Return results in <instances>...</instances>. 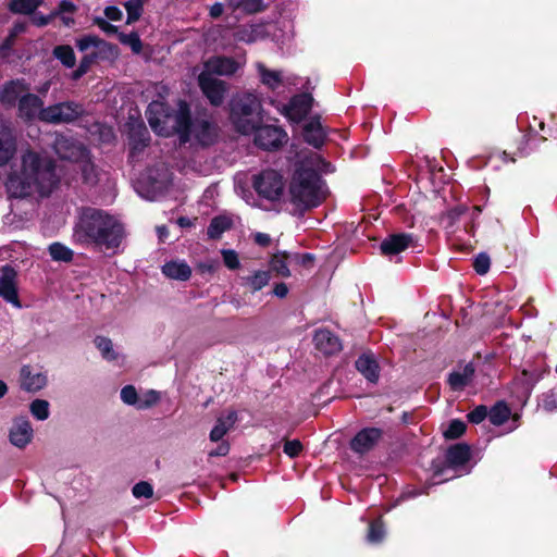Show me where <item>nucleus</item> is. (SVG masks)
<instances>
[{
  "instance_id": "338daca9",
  "label": "nucleus",
  "mask_w": 557,
  "mask_h": 557,
  "mask_svg": "<svg viewBox=\"0 0 557 557\" xmlns=\"http://www.w3.org/2000/svg\"><path fill=\"white\" fill-rule=\"evenodd\" d=\"M88 72V69H86L84 65H78V67L73 71L71 78L73 81H78L82 76H84Z\"/></svg>"
},
{
  "instance_id": "052dcab7",
  "label": "nucleus",
  "mask_w": 557,
  "mask_h": 557,
  "mask_svg": "<svg viewBox=\"0 0 557 557\" xmlns=\"http://www.w3.org/2000/svg\"><path fill=\"white\" fill-rule=\"evenodd\" d=\"M97 25L106 33L112 34L116 32V27L112 24H110L104 18H97Z\"/></svg>"
},
{
  "instance_id": "680f3d73",
  "label": "nucleus",
  "mask_w": 557,
  "mask_h": 557,
  "mask_svg": "<svg viewBox=\"0 0 557 557\" xmlns=\"http://www.w3.org/2000/svg\"><path fill=\"white\" fill-rule=\"evenodd\" d=\"M98 57V53L97 52H91V53H87L85 54L79 64L81 65H84L86 69L89 70L90 65L95 62V60L97 59Z\"/></svg>"
},
{
  "instance_id": "72a5a7b5",
  "label": "nucleus",
  "mask_w": 557,
  "mask_h": 557,
  "mask_svg": "<svg viewBox=\"0 0 557 557\" xmlns=\"http://www.w3.org/2000/svg\"><path fill=\"white\" fill-rule=\"evenodd\" d=\"M510 408L503 401L497 403L488 412V418L492 424L502 425L510 417Z\"/></svg>"
},
{
  "instance_id": "774afa93",
  "label": "nucleus",
  "mask_w": 557,
  "mask_h": 557,
  "mask_svg": "<svg viewBox=\"0 0 557 557\" xmlns=\"http://www.w3.org/2000/svg\"><path fill=\"white\" fill-rule=\"evenodd\" d=\"M88 72V69H86L84 65H78V67L73 71L71 78L73 81H78L82 76H84Z\"/></svg>"
},
{
  "instance_id": "423d86ee",
  "label": "nucleus",
  "mask_w": 557,
  "mask_h": 557,
  "mask_svg": "<svg viewBox=\"0 0 557 557\" xmlns=\"http://www.w3.org/2000/svg\"><path fill=\"white\" fill-rule=\"evenodd\" d=\"M170 173L165 168L149 169L137 180L135 188L147 200H158L168 189Z\"/></svg>"
},
{
  "instance_id": "4c0bfd02",
  "label": "nucleus",
  "mask_w": 557,
  "mask_h": 557,
  "mask_svg": "<svg viewBox=\"0 0 557 557\" xmlns=\"http://www.w3.org/2000/svg\"><path fill=\"white\" fill-rule=\"evenodd\" d=\"M95 346L99 349L101 356L108 360L113 361L117 359V354L113 349V343L110 338L104 336H97L94 341Z\"/></svg>"
},
{
  "instance_id": "8fccbe9b",
  "label": "nucleus",
  "mask_w": 557,
  "mask_h": 557,
  "mask_svg": "<svg viewBox=\"0 0 557 557\" xmlns=\"http://www.w3.org/2000/svg\"><path fill=\"white\" fill-rule=\"evenodd\" d=\"M132 492L136 498H150L153 495L152 485L145 481L135 484Z\"/></svg>"
},
{
  "instance_id": "f257e3e1",
  "label": "nucleus",
  "mask_w": 557,
  "mask_h": 557,
  "mask_svg": "<svg viewBox=\"0 0 557 557\" xmlns=\"http://www.w3.org/2000/svg\"><path fill=\"white\" fill-rule=\"evenodd\" d=\"M147 120L150 127L160 136L180 135L182 143L194 141L201 146L214 143L216 126L206 116L190 120L189 107L180 101L176 110H171L163 101H152L147 109Z\"/></svg>"
},
{
  "instance_id": "49530a36",
  "label": "nucleus",
  "mask_w": 557,
  "mask_h": 557,
  "mask_svg": "<svg viewBox=\"0 0 557 557\" xmlns=\"http://www.w3.org/2000/svg\"><path fill=\"white\" fill-rule=\"evenodd\" d=\"M120 41L128 46L134 53L138 54L141 51V40L136 33L120 34Z\"/></svg>"
},
{
  "instance_id": "0eeeda50",
  "label": "nucleus",
  "mask_w": 557,
  "mask_h": 557,
  "mask_svg": "<svg viewBox=\"0 0 557 557\" xmlns=\"http://www.w3.org/2000/svg\"><path fill=\"white\" fill-rule=\"evenodd\" d=\"M252 186L260 197L269 201H277L284 194L285 182L278 171L265 169L253 175Z\"/></svg>"
},
{
  "instance_id": "c756f323",
  "label": "nucleus",
  "mask_w": 557,
  "mask_h": 557,
  "mask_svg": "<svg viewBox=\"0 0 557 557\" xmlns=\"http://www.w3.org/2000/svg\"><path fill=\"white\" fill-rule=\"evenodd\" d=\"M16 150V141L12 132L5 128L0 134V166L7 164Z\"/></svg>"
},
{
  "instance_id": "3c124183",
  "label": "nucleus",
  "mask_w": 557,
  "mask_h": 557,
  "mask_svg": "<svg viewBox=\"0 0 557 557\" xmlns=\"http://www.w3.org/2000/svg\"><path fill=\"white\" fill-rule=\"evenodd\" d=\"M491 261L486 253H480L475 257L473 267L478 274L484 275L490 270Z\"/></svg>"
},
{
  "instance_id": "4468645a",
  "label": "nucleus",
  "mask_w": 557,
  "mask_h": 557,
  "mask_svg": "<svg viewBox=\"0 0 557 557\" xmlns=\"http://www.w3.org/2000/svg\"><path fill=\"white\" fill-rule=\"evenodd\" d=\"M0 297L13 307H22L16 286V272L11 267H3L0 275Z\"/></svg>"
},
{
  "instance_id": "20e7f679",
  "label": "nucleus",
  "mask_w": 557,
  "mask_h": 557,
  "mask_svg": "<svg viewBox=\"0 0 557 557\" xmlns=\"http://www.w3.org/2000/svg\"><path fill=\"white\" fill-rule=\"evenodd\" d=\"M73 238L79 244H95L115 251L125 238V228L117 218L106 211L86 208L74 226Z\"/></svg>"
},
{
  "instance_id": "09e8293b",
  "label": "nucleus",
  "mask_w": 557,
  "mask_h": 557,
  "mask_svg": "<svg viewBox=\"0 0 557 557\" xmlns=\"http://www.w3.org/2000/svg\"><path fill=\"white\" fill-rule=\"evenodd\" d=\"M141 1L140 0H129L125 3V9L127 11V23H132L141 14Z\"/></svg>"
},
{
  "instance_id": "9b49d317",
  "label": "nucleus",
  "mask_w": 557,
  "mask_h": 557,
  "mask_svg": "<svg viewBox=\"0 0 557 557\" xmlns=\"http://www.w3.org/2000/svg\"><path fill=\"white\" fill-rule=\"evenodd\" d=\"M198 84L212 106H220L225 97L226 85L223 81L201 72L198 76Z\"/></svg>"
},
{
  "instance_id": "c85d7f7f",
  "label": "nucleus",
  "mask_w": 557,
  "mask_h": 557,
  "mask_svg": "<svg viewBox=\"0 0 557 557\" xmlns=\"http://www.w3.org/2000/svg\"><path fill=\"white\" fill-rule=\"evenodd\" d=\"M473 374L474 368L471 363H468L462 369L449 374L448 384L451 389L461 391L472 381Z\"/></svg>"
},
{
  "instance_id": "b1692460",
  "label": "nucleus",
  "mask_w": 557,
  "mask_h": 557,
  "mask_svg": "<svg viewBox=\"0 0 557 557\" xmlns=\"http://www.w3.org/2000/svg\"><path fill=\"white\" fill-rule=\"evenodd\" d=\"M325 137V131L322 127L319 119H311L305 124L304 138L309 145L313 146L314 148H320L324 144Z\"/></svg>"
},
{
  "instance_id": "5fc2aeb1",
  "label": "nucleus",
  "mask_w": 557,
  "mask_h": 557,
  "mask_svg": "<svg viewBox=\"0 0 557 557\" xmlns=\"http://www.w3.org/2000/svg\"><path fill=\"white\" fill-rule=\"evenodd\" d=\"M487 416V408L485 406H478L468 414V419L472 423L482 422Z\"/></svg>"
},
{
  "instance_id": "69168bd1",
  "label": "nucleus",
  "mask_w": 557,
  "mask_h": 557,
  "mask_svg": "<svg viewBox=\"0 0 557 557\" xmlns=\"http://www.w3.org/2000/svg\"><path fill=\"white\" fill-rule=\"evenodd\" d=\"M88 72V69H86L84 65H78V67L73 71L71 78L73 81H78L82 76H84Z\"/></svg>"
},
{
  "instance_id": "603ef678",
  "label": "nucleus",
  "mask_w": 557,
  "mask_h": 557,
  "mask_svg": "<svg viewBox=\"0 0 557 557\" xmlns=\"http://www.w3.org/2000/svg\"><path fill=\"white\" fill-rule=\"evenodd\" d=\"M138 140L135 139L134 137L132 138V152H131V157L134 158L135 157V153L137 151H140L144 147H146L148 145V136H147V131L146 128H141L138 133Z\"/></svg>"
},
{
  "instance_id": "79ce46f5",
  "label": "nucleus",
  "mask_w": 557,
  "mask_h": 557,
  "mask_svg": "<svg viewBox=\"0 0 557 557\" xmlns=\"http://www.w3.org/2000/svg\"><path fill=\"white\" fill-rule=\"evenodd\" d=\"M539 406L546 412H553L557 410V392L548 391L541 397Z\"/></svg>"
},
{
  "instance_id": "13d9d810",
  "label": "nucleus",
  "mask_w": 557,
  "mask_h": 557,
  "mask_svg": "<svg viewBox=\"0 0 557 557\" xmlns=\"http://www.w3.org/2000/svg\"><path fill=\"white\" fill-rule=\"evenodd\" d=\"M272 293L274 296H276L278 298H284L288 294V287L285 283H277V284H275Z\"/></svg>"
},
{
  "instance_id": "39448f33",
  "label": "nucleus",
  "mask_w": 557,
  "mask_h": 557,
  "mask_svg": "<svg viewBox=\"0 0 557 557\" xmlns=\"http://www.w3.org/2000/svg\"><path fill=\"white\" fill-rule=\"evenodd\" d=\"M261 110L260 99L252 92H245L232 99L230 117L235 128L247 135L261 122Z\"/></svg>"
},
{
  "instance_id": "4be33fe9",
  "label": "nucleus",
  "mask_w": 557,
  "mask_h": 557,
  "mask_svg": "<svg viewBox=\"0 0 557 557\" xmlns=\"http://www.w3.org/2000/svg\"><path fill=\"white\" fill-rule=\"evenodd\" d=\"M413 243V236L411 234H393L385 238L381 243V251L385 256L398 255Z\"/></svg>"
},
{
  "instance_id": "5701e85b",
  "label": "nucleus",
  "mask_w": 557,
  "mask_h": 557,
  "mask_svg": "<svg viewBox=\"0 0 557 557\" xmlns=\"http://www.w3.org/2000/svg\"><path fill=\"white\" fill-rule=\"evenodd\" d=\"M313 342L317 349L325 355H333L342 349V344L338 337L325 329H321L315 332Z\"/></svg>"
},
{
  "instance_id": "de8ad7c7",
  "label": "nucleus",
  "mask_w": 557,
  "mask_h": 557,
  "mask_svg": "<svg viewBox=\"0 0 557 557\" xmlns=\"http://www.w3.org/2000/svg\"><path fill=\"white\" fill-rule=\"evenodd\" d=\"M138 394L133 385H126L121 389V399L124 404L137 407Z\"/></svg>"
},
{
  "instance_id": "a211bd4d",
  "label": "nucleus",
  "mask_w": 557,
  "mask_h": 557,
  "mask_svg": "<svg viewBox=\"0 0 557 557\" xmlns=\"http://www.w3.org/2000/svg\"><path fill=\"white\" fill-rule=\"evenodd\" d=\"M30 90V86L24 79H13L5 83L0 91V102L5 107H13Z\"/></svg>"
},
{
  "instance_id": "a19ab883",
  "label": "nucleus",
  "mask_w": 557,
  "mask_h": 557,
  "mask_svg": "<svg viewBox=\"0 0 557 557\" xmlns=\"http://www.w3.org/2000/svg\"><path fill=\"white\" fill-rule=\"evenodd\" d=\"M160 399V395L154 389H149L138 397L137 409L145 410L156 405Z\"/></svg>"
},
{
  "instance_id": "f704fd0d",
  "label": "nucleus",
  "mask_w": 557,
  "mask_h": 557,
  "mask_svg": "<svg viewBox=\"0 0 557 557\" xmlns=\"http://www.w3.org/2000/svg\"><path fill=\"white\" fill-rule=\"evenodd\" d=\"M53 55L58 59L65 67H73L76 63V57L71 46L60 45L54 47Z\"/></svg>"
},
{
  "instance_id": "bf43d9fd",
  "label": "nucleus",
  "mask_w": 557,
  "mask_h": 557,
  "mask_svg": "<svg viewBox=\"0 0 557 557\" xmlns=\"http://www.w3.org/2000/svg\"><path fill=\"white\" fill-rule=\"evenodd\" d=\"M75 11V4L72 1L69 0H62L59 5V13L65 14V13H73Z\"/></svg>"
},
{
  "instance_id": "58836bf2",
  "label": "nucleus",
  "mask_w": 557,
  "mask_h": 557,
  "mask_svg": "<svg viewBox=\"0 0 557 557\" xmlns=\"http://www.w3.org/2000/svg\"><path fill=\"white\" fill-rule=\"evenodd\" d=\"M49 403L45 399H35L29 405V410L32 416L39 420L45 421L49 418L50 410H49Z\"/></svg>"
},
{
  "instance_id": "9d476101",
  "label": "nucleus",
  "mask_w": 557,
  "mask_h": 557,
  "mask_svg": "<svg viewBox=\"0 0 557 557\" xmlns=\"http://www.w3.org/2000/svg\"><path fill=\"white\" fill-rule=\"evenodd\" d=\"M245 65V59H234L232 57L215 55L209 58L203 65L202 72L209 75L231 76Z\"/></svg>"
},
{
  "instance_id": "412c9836",
  "label": "nucleus",
  "mask_w": 557,
  "mask_h": 557,
  "mask_svg": "<svg viewBox=\"0 0 557 557\" xmlns=\"http://www.w3.org/2000/svg\"><path fill=\"white\" fill-rule=\"evenodd\" d=\"M21 387L27 392H38L47 385L44 372L35 371L30 366H23L20 371Z\"/></svg>"
},
{
  "instance_id": "f8f14e48",
  "label": "nucleus",
  "mask_w": 557,
  "mask_h": 557,
  "mask_svg": "<svg viewBox=\"0 0 557 557\" xmlns=\"http://www.w3.org/2000/svg\"><path fill=\"white\" fill-rule=\"evenodd\" d=\"M42 111H45L44 100L39 96L32 94L30 90L17 103V115L26 122L41 121Z\"/></svg>"
},
{
  "instance_id": "f3484780",
  "label": "nucleus",
  "mask_w": 557,
  "mask_h": 557,
  "mask_svg": "<svg viewBox=\"0 0 557 557\" xmlns=\"http://www.w3.org/2000/svg\"><path fill=\"white\" fill-rule=\"evenodd\" d=\"M34 430L28 419L15 418L9 433L11 444L17 448H24L32 442Z\"/></svg>"
},
{
  "instance_id": "ea45409f",
  "label": "nucleus",
  "mask_w": 557,
  "mask_h": 557,
  "mask_svg": "<svg viewBox=\"0 0 557 557\" xmlns=\"http://www.w3.org/2000/svg\"><path fill=\"white\" fill-rule=\"evenodd\" d=\"M41 3V0H12L10 8L13 12L29 14Z\"/></svg>"
},
{
  "instance_id": "bb28decb",
  "label": "nucleus",
  "mask_w": 557,
  "mask_h": 557,
  "mask_svg": "<svg viewBox=\"0 0 557 557\" xmlns=\"http://www.w3.org/2000/svg\"><path fill=\"white\" fill-rule=\"evenodd\" d=\"M470 459V448L466 444H456L448 448L446 462L448 468L457 470L463 467Z\"/></svg>"
},
{
  "instance_id": "2f4dec72",
  "label": "nucleus",
  "mask_w": 557,
  "mask_h": 557,
  "mask_svg": "<svg viewBox=\"0 0 557 557\" xmlns=\"http://www.w3.org/2000/svg\"><path fill=\"white\" fill-rule=\"evenodd\" d=\"M357 370L370 382L375 383L379 379V366L370 355H362L356 361Z\"/></svg>"
},
{
  "instance_id": "cd10ccee",
  "label": "nucleus",
  "mask_w": 557,
  "mask_h": 557,
  "mask_svg": "<svg viewBox=\"0 0 557 557\" xmlns=\"http://www.w3.org/2000/svg\"><path fill=\"white\" fill-rule=\"evenodd\" d=\"M298 259L297 255L287 252H277L273 255L270 261L271 270L282 277H289V264Z\"/></svg>"
},
{
  "instance_id": "864d4df0",
  "label": "nucleus",
  "mask_w": 557,
  "mask_h": 557,
  "mask_svg": "<svg viewBox=\"0 0 557 557\" xmlns=\"http://www.w3.org/2000/svg\"><path fill=\"white\" fill-rule=\"evenodd\" d=\"M301 450H302V445L297 440L287 441L284 444V453L292 458L297 457Z\"/></svg>"
},
{
  "instance_id": "ddd939ff",
  "label": "nucleus",
  "mask_w": 557,
  "mask_h": 557,
  "mask_svg": "<svg viewBox=\"0 0 557 557\" xmlns=\"http://www.w3.org/2000/svg\"><path fill=\"white\" fill-rule=\"evenodd\" d=\"M53 148L61 159L69 160L71 163H77L89 154L81 144L64 136H58L55 138Z\"/></svg>"
},
{
  "instance_id": "a18cd8bd",
  "label": "nucleus",
  "mask_w": 557,
  "mask_h": 557,
  "mask_svg": "<svg viewBox=\"0 0 557 557\" xmlns=\"http://www.w3.org/2000/svg\"><path fill=\"white\" fill-rule=\"evenodd\" d=\"M221 255L224 265L230 270H237L240 267L238 253L233 249H222Z\"/></svg>"
},
{
  "instance_id": "7ed1b4c3",
  "label": "nucleus",
  "mask_w": 557,
  "mask_h": 557,
  "mask_svg": "<svg viewBox=\"0 0 557 557\" xmlns=\"http://www.w3.org/2000/svg\"><path fill=\"white\" fill-rule=\"evenodd\" d=\"M330 163L318 152L302 151L294 164L288 186L289 200L299 211L320 206L327 195V188L320 172H329Z\"/></svg>"
},
{
  "instance_id": "2eb2a0df",
  "label": "nucleus",
  "mask_w": 557,
  "mask_h": 557,
  "mask_svg": "<svg viewBox=\"0 0 557 557\" xmlns=\"http://www.w3.org/2000/svg\"><path fill=\"white\" fill-rule=\"evenodd\" d=\"M69 171H79L82 181L88 187H95L100 182L108 180V174L98 170L90 161L89 154L77 163H70Z\"/></svg>"
},
{
  "instance_id": "0e129e2a",
  "label": "nucleus",
  "mask_w": 557,
  "mask_h": 557,
  "mask_svg": "<svg viewBox=\"0 0 557 557\" xmlns=\"http://www.w3.org/2000/svg\"><path fill=\"white\" fill-rule=\"evenodd\" d=\"M224 7L222 3L216 2L210 8V15L214 18L222 15Z\"/></svg>"
},
{
  "instance_id": "7c9ffc66",
  "label": "nucleus",
  "mask_w": 557,
  "mask_h": 557,
  "mask_svg": "<svg viewBox=\"0 0 557 557\" xmlns=\"http://www.w3.org/2000/svg\"><path fill=\"white\" fill-rule=\"evenodd\" d=\"M162 273L169 278L186 281L191 275V269L185 261H169L162 267Z\"/></svg>"
},
{
  "instance_id": "6e6552de",
  "label": "nucleus",
  "mask_w": 557,
  "mask_h": 557,
  "mask_svg": "<svg viewBox=\"0 0 557 557\" xmlns=\"http://www.w3.org/2000/svg\"><path fill=\"white\" fill-rule=\"evenodd\" d=\"M84 112L83 106L74 101H64L45 107L41 122L48 124H64L75 121Z\"/></svg>"
},
{
  "instance_id": "1a4fd4ad",
  "label": "nucleus",
  "mask_w": 557,
  "mask_h": 557,
  "mask_svg": "<svg viewBox=\"0 0 557 557\" xmlns=\"http://www.w3.org/2000/svg\"><path fill=\"white\" fill-rule=\"evenodd\" d=\"M255 132V144L264 150H274L287 140L286 132L272 125L258 126Z\"/></svg>"
},
{
  "instance_id": "a878e982",
  "label": "nucleus",
  "mask_w": 557,
  "mask_h": 557,
  "mask_svg": "<svg viewBox=\"0 0 557 557\" xmlns=\"http://www.w3.org/2000/svg\"><path fill=\"white\" fill-rule=\"evenodd\" d=\"M237 421V412L228 410L225 414L218 418L215 425L210 432V440L219 442L235 425Z\"/></svg>"
},
{
  "instance_id": "37998d69",
  "label": "nucleus",
  "mask_w": 557,
  "mask_h": 557,
  "mask_svg": "<svg viewBox=\"0 0 557 557\" xmlns=\"http://www.w3.org/2000/svg\"><path fill=\"white\" fill-rule=\"evenodd\" d=\"M384 535H385V531H384L383 524H382L381 520H377L370 524L367 540H368V542L373 543V544L380 543L384 539Z\"/></svg>"
},
{
  "instance_id": "4d7b16f0",
  "label": "nucleus",
  "mask_w": 557,
  "mask_h": 557,
  "mask_svg": "<svg viewBox=\"0 0 557 557\" xmlns=\"http://www.w3.org/2000/svg\"><path fill=\"white\" fill-rule=\"evenodd\" d=\"M230 451V445L226 442L221 443L215 449L209 453L211 457L226 456Z\"/></svg>"
},
{
  "instance_id": "aec40b11",
  "label": "nucleus",
  "mask_w": 557,
  "mask_h": 557,
  "mask_svg": "<svg viewBox=\"0 0 557 557\" xmlns=\"http://www.w3.org/2000/svg\"><path fill=\"white\" fill-rule=\"evenodd\" d=\"M382 436L377 428H366L358 432L350 442V448L357 454H364L372 449Z\"/></svg>"
},
{
  "instance_id": "f03ea898",
  "label": "nucleus",
  "mask_w": 557,
  "mask_h": 557,
  "mask_svg": "<svg viewBox=\"0 0 557 557\" xmlns=\"http://www.w3.org/2000/svg\"><path fill=\"white\" fill-rule=\"evenodd\" d=\"M59 182L52 159L33 150L21 156V164L12 170L7 181V190L11 197H46Z\"/></svg>"
},
{
  "instance_id": "393cba45",
  "label": "nucleus",
  "mask_w": 557,
  "mask_h": 557,
  "mask_svg": "<svg viewBox=\"0 0 557 557\" xmlns=\"http://www.w3.org/2000/svg\"><path fill=\"white\" fill-rule=\"evenodd\" d=\"M271 280L269 270H256L249 275L240 277L242 285L250 293H257L265 287Z\"/></svg>"
},
{
  "instance_id": "dca6fc26",
  "label": "nucleus",
  "mask_w": 557,
  "mask_h": 557,
  "mask_svg": "<svg viewBox=\"0 0 557 557\" xmlns=\"http://www.w3.org/2000/svg\"><path fill=\"white\" fill-rule=\"evenodd\" d=\"M312 98L308 94L294 96L290 101L283 107L282 113L292 122L298 123L311 110Z\"/></svg>"
},
{
  "instance_id": "e2e57ef3",
  "label": "nucleus",
  "mask_w": 557,
  "mask_h": 557,
  "mask_svg": "<svg viewBox=\"0 0 557 557\" xmlns=\"http://www.w3.org/2000/svg\"><path fill=\"white\" fill-rule=\"evenodd\" d=\"M255 242L262 246V247H265L270 244L271 242V237L270 235L265 234V233H256L255 234Z\"/></svg>"
},
{
  "instance_id": "e433bc0d",
  "label": "nucleus",
  "mask_w": 557,
  "mask_h": 557,
  "mask_svg": "<svg viewBox=\"0 0 557 557\" xmlns=\"http://www.w3.org/2000/svg\"><path fill=\"white\" fill-rule=\"evenodd\" d=\"M231 227V220L226 216H215L208 226V236L212 239L219 238Z\"/></svg>"
},
{
  "instance_id": "c03bdc74",
  "label": "nucleus",
  "mask_w": 557,
  "mask_h": 557,
  "mask_svg": "<svg viewBox=\"0 0 557 557\" xmlns=\"http://www.w3.org/2000/svg\"><path fill=\"white\" fill-rule=\"evenodd\" d=\"M466 431V424L460 420H453L447 429L444 431V436L449 440H455L461 436Z\"/></svg>"
},
{
  "instance_id": "6e6d98bb",
  "label": "nucleus",
  "mask_w": 557,
  "mask_h": 557,
  "mask_svg": "<svg viewBox=\"0 0 557 557\" xmlns=\"http://www.w3.org/2000/svg\"><path fill=\"white\" fill-rule=\"evenodd\" d=\"M104 15L108 20L120 21L123 16V12L117 7H107Z\"/></svg>"
},
{
  "instance_id": "473e14b6",
  "label": "nucleus",
  "mask_w": 557,
  "mask_h": 557,
  "mask_svg": "<svg viewBox=\"0 0 557 557\" xmlns=\"http://www.w3.org/2000/svg\"><path fill=\"white\" fill-rule=\"evenodd\" d=\"M76 47L79 51H87L90 48L98 52L111 50L112 46L94 35H87L76 40Z\"/></svg>"
},
{
  "instance_id": "6ab92c4d",
  "label": "nucleus",
  "mask_w": 557,
  "mask_h": 557,
  "mask_svg": "<svg viewBox=\"0 0 557 557\" xmlns=\"http://www.w3.org/2000/svg\"><path fill=\"white\" fill-rule=\"evenodd\" d=\"M257 71L260 81L271 90L277 89L280 86L296 85V77L294 75H284L281 71H273L267 69L262 63H257Z\"/></svg>"
},
{
  "instance_id": "c9c22d12",
  "label": "nucleus",
  "mask_w": 557,
  "mask_h": 557,
  "mask_svg": "<svg viewBox=\"0 0 557 557\" xmlns=\"http://www.w3.org/2000/svg\"><path fill=\"white\" fill-rule=\"evenodd\" d=\"M48 251L52 260L61 262H70L73 259L74 252L72 249L61 243H52L48 247Z\"/></svg>"
}]
</instances>
